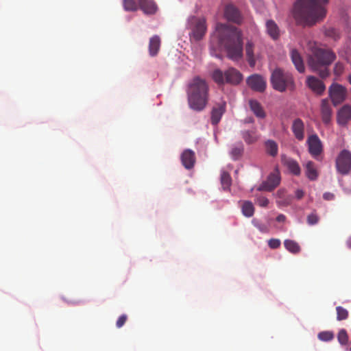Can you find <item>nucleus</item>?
<instances>
[{"label": "nucleus", "instance_id": "31", "mask_svg": "<svg viewBox=\"0 0 351 351\" xmlns=\"http://www.w3.org/2000/svg\"><path fill=\"white\" fill-rule=\"evenodd\" d=\"M285 165L293 174L295 176H299L300 174L301 169L296 160L291 158H287L285 160Z\"/></svg>", "mask_w": 351, "mask_h": 351}, {"label": "nucleus", "instance_id": "5", "mask_svg": "<svg viewBox=\"0 0 351 351\" xmlns=\"http://www.w3.org/2000/svg\"><path fill=\"white\" fill-rule=\"evenodd\" d=\"M270 81L273 88L280 93L287 90H293L295 88L292 75L280 68H276L272 71Z\"/></svg>", "mask_w": 351, "mask_h": 351}, {"label": "nucleus", "instance_id": "8", "mask_svg": "<svg viewBox=\"0 0 351 351\" xmlns=\"http://www.w3.org/2000/svg\"><path fill=\"white\" fill-rule=\"evenodd\" d=\"M337 171L346 175L351 171V152L347 149L342 150L336 159Z\"/></svg>", "mask_w": 351, "mask_h": 351}, {"label": "nucleus", "instance_id": "4", "mask_svg": "<svg viewBox=\"0 0 351 351\" xmlns=\"http://www.w3.org/2000/svg\"><path fill=\"white\" fill-rule=\"evenodd\" d=\"M336 55L330 49L315 48L308 56V65L310 69L324 79L328 77V66L335 60Z\"/></svg>", "mask_w": 351, "mask_h": 351}, {"label": "nucleus", "instance_id": "21", "mask_svg": "<svg viewBox=\"0 0 351 351\" xmlns=\"http://www.w3.org/2000/svg\"><path fill=\"white\" fill-rule=\"evenodd\" d=\"M266 32L273 40H278L280 35V31L277 23L272 19L266 21Z\"/></svg>", "mask_w": 351, "mask_h": 351}, {"label": "nucleus", "instance_id": "15", "mask_svg": "<svg viewBox=\"0 0 351 351\" xmlns=\"http://www.w3.org/2000/svg\"><path fill=\"white\" fill-rule=\"evenodd\" d=\"M320 113L323 123L325 125H328L332 117V110L327 99H323L321 101Z\"/></svg>", "mask_w": 351, "mask_h": 351}, {"label": "nucleus", "instance_id": "16", "mask_svg": "<svg viewBox=\"0 0 351 351\" xmlns=\"http://www.w3.org/2000/svg\"><path fill=\"white\" fill-rule=\"evenodd\" d=\"M351 119V106L344 105L337 112V121L340 125L345 126Z\"/></svg>", "mask_w": 351, "mask_h": 351}, {"label": "nucleus", "instance_id": "48", "mask_svg": "<svg viewBox=\"0 0 351 351\" xmlns=\"http://www.w3.org/2000/svg\"><path fill=\"white\" fill-rule=\"evenodd\" d=\"M285 193H286V191L284 189H280L277 191V197L278 199H281V198H287V197H286L285 195Z\"/></svg>", "mask_w": 351, "mask_h": 351}, {"label": "nucleus", "instance_id": "39", "mask_svg": "<svg viewBox=\"0 0 351 351\" xmlns=\"http://www.w3.org/2000/svg\"><path fill=\"white\" fill-rule=\"evenodd\" d=\"M318 339L323 341H329L334 338V335L330 331H322L318 334Z\"/></svg>", "mask_w": 351, "mask_h": 351}, {"label": "nucleus", "instance_id": "41", "mask_svg": "<svg viewBox=\"0 0 351 351\" xmlns=\"http://www.w3.org/2000/svg\"><path fill=\"white\" fill-rule=\"evenodd\" d=\"M344 71V66L341 62H337L334 66V74L340 76Z\"/></svg>", "mask_w": 351, "mask_h": 351}, {"label": "nucleus", "instance_id": "42", "mask_svg": "<svg viewBox=\"0 0 351 351\" xmlns=\"http://www.w3.org/2000/svg\"><path fill=\"white\" fill-rule=\"evenodd\" d=\"M256 203L261 207H267L269 204V199L263 196L258 197L256 199Z\"/></svg>", "mask_w": 351, "mask_h": 351}, {"label": "nucleus", "instance_id": "25", "mask_svg": "<svg viewBox=\"0 0 351 351\" xmlns=\"http://www.w3.org/2000/svg\"><path fill=\"white\" fill-rule=\"evenodd\" d=\"M244 152V146L241 142H239L235 145H233L230 152V156L232 160H239Z\"/></svg>", "mask_w": 351, "mask_h": 351}, {"label": "nucleus", "instance_id": "13", "mask_svg": "<svg viewBox=\"0 0 351 351\" xmlns=\"http://www.w3.org/2000/svg\"><path fill=\"white\" fill-rule=\"evenodd\" d=\"M306 84L314 93L318 95H322L326 90L324 83L315 76H308Z\"/></svg>", "mask_w": 351, "mask_h": 351}, {"label": "nucleus", "instance_id": "14", "mask_svg": "<svg viewBox=\"0 0 351 351\" xmlns=\"http://www.w3.org/2000/svg\"><path fill=\"white\" fill-rule=\"evenodd\" d=\"M247 85L254 90L263 92L266 88V82L264 78L258 74H254L247 79Z\"/></svg>", "mask_w": 351, "mask_h": 351}, {"label": "nucleus", "instance_id": "19", "mask_svg": "<svg viewBox=\"0 0 351 351\" xmlns=\"http://www.w3.org/2000/svg\"><path fill=\"white\" fill-rule=\"evenodd\" d=\"M181 161L183 166L187 169H191L193 167L195 162V154L191 149L184 150L181 155Z\"/></svg>", "mask_w": 351, "mask_h": 351}, {"label": "nucleus", "instance_id": "1", "mask_svg": "<svg viewBox=\"0 0 351 351\" xmlns=\"http://www.w3.org/2000/svg\"><path fill=\"white\" fill-rule=\"evenodd\" d=\"M329 0H295L290 15L298 26L313 27L326 16Z\"/></svg>", "mask_w": 351, "mask_h": 351}, {"label": "nucleus", "instance_id": "27", "mask_svg": "<svg viewBox=\"0 0 351 351\" xmlns=\"http://www.w3.org/2000/svg\"><path fill=\"white\" fill-rule=\"evenodd\" d=\"M249 104L250 109L257 117L264 118L265 117V113L259 102L256 100H250Z\"/></svg>", "mask_w": 351, "mask_h": 351}, {"label": "nucleus", "instance_id": "26", "mask_svg": "<svg viewBox=\"0 0 351 351\" xmlns=\"http://www.w3.org/2000/svg\"><path fill=\"white\" fill-rule=\"evenodd\" d=\"M242 214L246 217H251L254 215L255 208L253 204L250 201H243L241 205Z\"/></svg>", "mask_w": 351, "mask_h": 351}, {"label": "nucleus", "instance_id": "37", "mask_svg": "<svg viewBox=\"0 0 351 351\" xmlns=\"http://www.w3.org/2000/svg\"><path fill=\"white\" fill-rule=\"evenodd\" d=\"M123 8L126 11H136L138 4L134 0H123Z\"/></svg>", "mask_w": 351, "mask_h": 351}, {"label": "nucleus", "instance_id": "43", "mask_svg": "<svg viewBox=\"0 0 351 351\" xmlns=\"http://www.w3.org/2000/svg\"><path fill=\"white\" fill-rule=\"evenodd\" d=\"M280 241L278 239H271L268 241V245L271 249H277L280 246Z\"/></svg>", "mask_w": 351, "mask_h": 351}, {"label": "nucleus", "instance_id": "47", "mask_svg": "<svg viewBox=\"0 0 351 351\" xmlns=\"http://www.w3.org/2000/svg\"><path fill=\"white\" fill-rule=\"evenodd\" d=\"M323 198L327 201L332 200L335 199V195L332 193L326 192L324 193Z\"/></svg>", "mask_w": 351, "mask_h": 351}, {"label": "nucleus", "instance_id": "28", "mask_svg": "<svg viewBox=\"0 0 351 351\" xmlns=\"http://www.w3.org/2000/svg\"><path fill=\"white\" fill-rule=\"evenodd\" d=\"M306 175L307 178L311 180H317L318 177V172L313 162H307L306 165Z\"/></svg>", "mask_w": 351, "mask_h": 351}, {"label": "nucleus", "instance_id": "18", "mask_svg": "<svg viewBox=\"0 0 351 351\" xmlns=\"http://www.w3.org/2000/svg\"><path fill=\"white\" fill-rule=\"evenodd\" d=\"M291 130L295 138L300 141L304 138V124L301 119H295L292 123Z\"/></svg>", "mask_w": 351, "mask_h": 351}, {"label": "nucleus", "instance_id": "3", "mask_svg": "<svg viewBox=\"0 0 351 351\" xmlns=\"http://www.w3.org/2000/svg\"><path fill=\"white\" fill-rule=\"evenodd\" d=\"M208 85L199 77H194L188 85L187 98L189 106L195 111L203 110L208 101Z\"/></svg>", "mask_w": 351, "mask_h": 351}, {"label": "nucleus", "instance_id": "24", "mask_svg": "<svg viewBox=\"0 0 351 351\" xmlns=\"http://www.w3.org/2000/svg\"><path fill=\"white\" fill-rule=\"evenodd\" d=\"M160 47V39L158 36H154L149 40V52L151 56L157 55Z\"/></svg>", "mask_w": 351, "mask_h": 351}, {"label": "nucleus", "instance_id": "44", "mask_svg": "<svg viewBox=\"0 0 351 351\" xmlns=\"http://www.w3.org/2000/svg\"><path fill=\"white\" fill-rule=\"evenodd\" d=\"M254 225L258 229L259 231L263 233H267L269 232L268 227L263 223H260L258 222H256L255 220H253Z\"/></svg>", "mask_w": 351, "mask_h": 351}, {"label": "nucleus", "instance_id": "12", "mask_svg": "<svg viewBox=\"0 0 351 351\" xmlns=\"http://www.w3.org/2000/svg\"><path fill=\"white\" fill-rule=\"evenodd\" d=\"M280 182V177L278 171L271 173L268 176L267 180L263 182L258 188V190L271 191L274 190Z\"/></svg>", "mask_w": 351, "mask_h": 351}, {"label": "nucleus", "instance_id": "17", "mask_svg": "<svg viewBox=\"0 0 351 351\" xmlns=\"http://www.w3.org/2000/svg\"><path fill=\"white\" fill-rule=\"evenodd\" d=\"M226 111V102H221L217 104L213 108L211 112V123L213 125H217L220 121L222 115Z\"/></svg>", "mask_w": 351, "mask_h": 351}, {"label": "nucleus", "instance_id": "46", "mask_svg": "<svg viewBox=\"0 0 351 351\" xmlns=\"http://www.w3.org/2000/svg\"><path fill=\"white\" fill-rule=\"evenodd\" d=\"M127 319H128V317L126 315L123 314V315H121L117 319V323H116V326L117 328H121L122 327L125 323L127 321Z\"/></svg>", "mask_w": 351, "mask_h": 351}, {"label": "nucleus", "instance_id": "10", "mask_svg": "<svg viewBox=\"0 0 351 351\" xmlns=\"http://www.w3.org/2000/svg\"><path fill=\"white\" fill-rule=\"evenodd\" d=\"M308 152L311 155L317 160L323 152V145L321 140L317 134H312L307 139Z\"/></svg>", "mask_w": 351, "mask_h": 351}, {"label": "nucleus", "instance_id": "2", "mask_svg": "<svg viewBox=\"0 0 351 351\" xmlns=\"http://www.w3.org/2000/svg\"><path fill=\"white\" fill-rule=\"evenodd\" d=\"M216 32L220 45L227 56L233 61H239L243 56V34L239 28L223 23H217Z\"/></svg>", "mask_w": 351, "mask_h": 351}, {"label": "nucleus", "instance_id": "36", "mask_svg": "<svg viewBox=\"0 0 351 351\" xmlns=\"http://www.w3.org/2000/svg\"><path fill=\"white\" fill-rule=\"evenodd\" d=\"M336 311H337V319L338 321H342L345 320L348 317V311L347 309L342 306H337L336 307Z\"/></svg>", "mask_w": 351, "mask_h": 351}, {"label": "nucleus", "instance_id": "53", "mask_svg": "<svg viewBox=\"0 0 351 351\" xmlns=\"http://www.w3.org/2000/svg\"><path fill=\"white\" fill-rule=\"evenodd\" d=\"M350 351H351V347L349 348Z\"/></svg>", "mask_w": 351, "mask_h": 351}, {"label": "nucleus", "instance_id": "7", "mask_svg": "<svg viewBox=\"0 0 351 351\" xmlns=\"http://www.w3.org/2000/svg\"><path fill=\"white\" fill-rule=\"evenodd\" d=\"M245 51L249 66L254 68L256 66V61L262 58V46L252 40H247L245 45Z\"/></svg>", "mask_w": 351, "mask_h": 351}, {"label": "nucleus", "instance_id": "34", "mask_svg": "<svg viewBox=\"0 0 351 351\" xmlns=\"http://www.w3.org/2000/svg\"><path fill=\"white\" fill-rule=\"evenodd\" d=\"M212 78L218 85H223L226 84V77L224 73L219 69H215L212 73Z\"/></svg>", "mask_w": 351, "mask_h": 351}, {"label": "nucleus", "instance_id": "33", "mask_svg": "<svg viewBox=\"0 0 351 351\" xmlns=\"http://www.w3.org/2000/svg\"><path fill=\"white\" fill-rule=\"evenodd\" d=\"M324 33L326 37L332 39L334 41H337L341 38L339 29L332 27H325Z\"/></svg>", "mask_w": 351, "mask_h": 351}, {"label": "nucleus", "instance_id": "45", "mask_svg": "<svg viewBox=\"0 0 351 351\" xmlns=\"http://www.w3.org/2000/svg\"><path fill=\"white\" fill-rule=\"evenodd\" d=\"M276 203L278 206H286L291 204V198H281L276 200Z\"/></svg>", "mask_w": 351, "mask_h": 351}, {"label": "nucleus", "instance_id": "11", "mask_svg": "<svg viewBox=\"0 0 351 351\" xmlns=\"http://www.w3.org/2000/svg\"><path fill=\"white\" fill-rule=\"evenodd\" d=\"M225 18L232 23L240 25L243 22V16L239 9L232 4L227 5L224 10Z\"/></svg>", "mask_w": 351, "mask_h": 351}, {"label": "nucleus", "instance_id": "23", "mask_svg": "<svg viewBox=\"0 0 351 351\" xmlns=\"http://www.w3.org/2000/svg\"><path fill=\"white\" fill-rule=\"evenodd\" d=\"M291 60L295 65V69L298 71V72L302 73L305 71V67L304 64V62L298 50L293 49L291 51Z\"/></svg>", "mask_w": 351, "mask_h": 351}, {"label": "nucleus", "instance_id": "52", "mask_svg": "<svg viewBox=\"0 0 351 351\" xmlns=\"http://www.w3.org/2000/svg\"><path fill=\"white\" fill-rule=\"evenodd\" d=\"M349 83L351 84V74L348 77Z\"/></svg>", "mask_w": 351, "mask_h": 351}, {"label": "nucleus", "instance_id": "32", "mask_svg": "<svg viewBox=\"0 0 351 351\" xmlns=\"http://www.w3.org/2000/svg\"><path fill=\"white\" fill-rule=\"evenodd\" d=\"M284 245L285 247L292 254H298L301 250L300 245L293 240H285Z\"/></svg>", "mask_w": 351, "mask_h": 351}, {"label": "nucleus", "instance_id": "29", "mask_svg": "<svg viewBox=\"0 0 351 351\" xmlns=\"http://www.w3.org/2000/svg\"><path fill=\"white\" fill-rule=\"evenodd\" d=\"M241 136L245 142L249 145L256 143L258 140V136L254 130L242 131Z\"/></svg>", "mask_w": 351, "mask_h": 351}, {"label": "nucleus", "instance_id": "30", "mask_svg": "<svg viewBox=\"0 0 351 351\" xmlns=\"http://www.w3.org/2000/svg\"><path fill=\"white\" fill-rule=\"evenodd\" d=\"M265 147L267 154L272 157L277 156L278 152V144L273 140H267L265 143Z\"/></svg>", "mask_w": 351, "mask_h": 351}, {"label": "nucleus", "instance_id": "49", "mask_svg": "<svg viewBox=\"0 0 351 351\" xmlns=\"http://www.w3.org/2000/svg\"><path fill=\"white\" fill-rule=\"evenodd\" d=\"M304 195V193L302 190H300V189H298L296 191H295V196L298 199H302Z\"/></svg>", "mask_w": 351, "mask_h": 351}, {"label": "nucleus", "instance_id": "38", "mask_svg": "<svg viewBox=\"0 0 351 351\" xmlns=\"http://www.w3.org/2000/svg\"><path fill=\"white\" fill-rule=\"evenodd\" d=\"M337 339L340 344L346 345L348 342V335L345 329H341L337 335Z\"/></svg>", "mask_w": 351, "mask_h": 351}, {"label": "nucleus", "instance_id": "9", "mask_svg": "<svg viewBox=\"0 0 351 351\" xmlns=\"http://www.w3.org/2000/svg\"><path fill=\"white\" fill-rule=\"evenodd\" d=\"M329 96L335 106L343 102L347 96L346 89L339 84H332L328 89Z\"/></svg>", "mask_w": 351, "mask_h": 351}, {"label": "nucleus", "instance_id": "50", "mask_svg": "<svg viewBox=\"0 0 351 351\" xmlns=\"http://www.w3.org/2000/svg\"><path fill=\"white\" fill-rule=\"evenodd\" d=\"M286 220V216L283 214H280L276 217V221L278 222H284Z\"/></svg>", "mask_w": 351, "mask_h": 351}, {"label": "nucleus", "instance_id": "22", "mask_svg": "<svg viewBox=\"0 0 351 351\" xmlns=\"http://www.w3.org/2000/svg\"><path fill=\"white\" fill-rule=\"evenodd\" d=\"M141 10L147 14H154L157 10V5L153 0H138Z\"/></svg>", "mask_w": 351, "mask_h": 351}, {"label": "nucleus", "instance_id": "40", "mask_svg": "<svg viewBox=\"0 0 351 351\" xmlns=\"http://www.w3.org/2000/svg\"><path fill=\"white\" fill-rule=\"evenodd\" d=\"M307 223L310 226H313L319 222V217L315 211L311 213L307 216Z\"/></svg>", "mask_w": 351, "mask_h": 351}, {"label": "nucleus", "instance_id": "35", "mask_svg": "<svg viewBox=\"0 0 351 351\" xmlns=\"http://www.w3.org/2000/svg\"><path fill=\"white\" fill-rule=\"evenodd\" d=\"M232 179L230 174L227 172H223L221 175V184L223 190L230 189Z\"/></svg>", "mask_w": 351, "mask_h": 351}, {"label": "nucleus", "instance_id": "6", "mask_svg": "<svg viewBox=\"0 0 351 351\" xmlns=\"http://www.w3.org/2000/svg\"><path fill=\"white\" fill-rule=\"evenodd\" d=\"M189 28L191 29L190 33L191 40L199 41L203 38L206 32V20L204 18L192 16L189 20Z\"/></svg>", "mask_w": 351, "mask_h": 351}, {"label": "nucleus", "instance_id": "51", "mask_svg": "<svg viewBox=\"0 0 351 351\" xmlns=\"http://www.w3.org/2000/svg\"><path fill=\"white\" fill-rule=\"evenodd\" d=\"M346 245H347L348 247L351 249V236L348 239V240L346 241Z\"/></svg>", "mask_w": 351, "mask_h": 351}, {"label": "nucleus", "instance_id": "20", "mask_svg": "<svg viewBox=\"0 0 351 351\" xmlns=\"http://www.w3.org/2000/svg\"><path fill=\"white\" fill-rule=\"evenodd\" d=\"M226 83L237 84L242 80V75L237 69L230 68L224 72Z\"/></svg>", "mask_w": 351, "mask_h": 351}]
</instances>
